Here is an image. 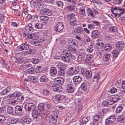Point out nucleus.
I'll return each instance as SVG.
<instances>
[{
    "label": "nucleus",
    "mask_w": 125,
    "mask_h": 125,
    "mask_svg": "<svg viewBox=\"0 0 125 125\" xmlns=\"http://www.w3.org/2000/svg\"><path fill=\"white\" fill-rule=\"evenodd\" d=\"M26 54L25 55H27L29 54H33L35 52V49H28V50H26L25 51Z\"/></svg>",
    "instance_id": "obj_36"
},
{
    "label": "nucleus",
    "mask_w": 125,
    "mask_h": 125,
    "mask_svg": "<svg viewBox=\"0 0 125 125\" xmlns=\"http://www.w3.org/2000/svg\"><path fill=\"white\" fill-rule=\"evenodd\" d=\"M43 5L42 3L38 4L37 7H38V10H40L42 9H44V7H43Z\"/></svg>",
    "instance_id": "obj_50"
},
{
    "label": "nucleus",
    "mask_w": 125,
    "mask_h": 125,
    "mask_svg": "<svg viewBox=\"0 0 125 125\" xmlns=\"http://www.w3.org/2000/svg\"><path fill=\"white\" fill-rule=\"evenodd\" d=\"M79 14L83 16L85 15V8L84 6L80 7L79 9Z\"/></svg>",
    "instance_id": "obj_21"
},
{
    "label": "nucleus",
    "mask_w": 125,
    "mask_h": 125,
    "mask_svg": "<svg viewBox=\"0 0 125 125\" xmlns=\"http://www.w3.org/2000/svg\"><path fill=\"white\" fill-rule=\"evenodd\" d=\"M84 57H85V58L84 60L85 61H89L92 59L93 56L92 55H84Z\"/></svg>",
    "instance_id": "obj_53"
},
{
    "label": "nucleus",
    "mask_w": 125,
    "mask_h": 125,
    "mask_svg": "<svg viewBox=\"0 0 125 125\" xmlns=\"http://www.w3.org/2000/svg\"><path fill=\"white\" fill-rule=\"evenodd\" d=\"M100 33L97 30L93 31L91 33V37L93 39L97 38L99 37Z\"/></svg>",
    "instance_id": "obj_17"
},
{
    "label": "nucleus",
    "mask_w": 125,
    "mask_h": 125,
    "mask_svg": "<svg viewBox=\"0 0 125 125\" xmlns=\"http://www.w3.org/2000/svg\"><path fill=\"white\" fill-rule=\"evenodd\" d=\"M112 100L114 103H115L117 102L120 99L119 96L117 94H115L112 97Z\"/></svg>",
    "instance_id": "obj_27"
},
{
    "label": "nucleus",
    "mask_w": 125,
    "mask_h": 125,
    "mask_svg": "<svg viewBox=\"0 0 125 125\" xmlns=\"http://www.w3.org/2000/svg\"><path fill=\"white\" fill-rule=\"evenodd\" d=\"M67 89L68 92L72 93L74 90V87L72 85L68 84L67 86Z\"/></svg>",
    "instance_id": "obj_22"
},
{
    "label": "nucleus",
    "mask_w": 125,
    "mask_h": 125,
    "mask_svg": "<svg viewBox=\"0 0 125 125\" xmlns=\"http://www.w3.org/2000/svg\"><path fill=\"white\" fill-rule=\"evenodd\" d=\"M37 36L36 34H29V39H32V40L35 39L37 38Z\"/></svg>",
    "instance_id": "obj_47"
},
{
    "label": "nucleus",
    "mask_w": 125,
    "mask_h": 125,
    "mask_svg": "<svg viewBox=\"0 0 125 125\" xmlns=\"http://www.w3.org/2000/svg\"><path fill=\"white\" fill-rule=\"evenodd\" d=\"M124 119L123 117L121 115H119L117 118L118 121L120 123H123L124 122Z\"/></svg>",
    "instance_id": "obj_42"
},
{
    "label": "nucleus",
    "mask_w": 125,
    "mask_h": 125,
    "mask_svg": "<svg viewBox=\"0 0 125 125\" xmlns=\"http://www.w3.org/2000/svg\"><path fill=\"white\" fill-rule=\"evenodd\" d=\"M29 47V46L27 44L24 43L18 46V50L19 51H24L21 52V55H25L26 53L25 51H26V50H28Z\"/></svg>",
    "instance_id": "obj_4"
},
{
    "label": "nucleus",
    "mask_w": 125,
    "mask_h": 125,
    "mask_svg": "<svg viewBox=\"0 0 125 125\" xmlns=\"http://www.w3.org/2000/svg\"><path fill=\"white\" fill-rule=\"evenodd\" d=\"M109 91L112 93H115L117 91V89L115 87H112L110 90Z\"/></svg>",
    "instance_id": "obj_63"
},
{
    "label": "nucleus",
    "mask_w": 125,
    "mask_h": 125,
    "mask_svg": "<svg viewBox=\"0 0 125 125\" xmlns=\"http://www.w3.org/2000/svg\"><path fill=\"white\" fill-rule=\"evenodd\" d=\"M110 57V55H104L103 60L104 61L107 62L109 59Z\"/></svg>",
    "instance_id": "obj_48"
},
{
    "label": "nucleus",
    "mask_w": 125,
    "mask_h": 125,
    "mask_svg": "<svg viewBox=\"0 0 125 125\" xmlns=\"http://www.w3.org/2000/svg\"><path fill=\"white\" fill-rule=\"evenodd\" d=\"M118 10L119 11V12H120V11L122 12H121L118 13L117 12L116 14H115V17H120L122 15H123L124 14V12L122 9H118Z\"/></svg>",
    "instance_id": "obj_37"
},
{
    "label": "nucleus",
    "mask_w": 125,
    "mask_h": 125,
    "mask_svg": "<svg viewBox=\"0 0 125 125\" xmlns=\"http://www.w3.org/2000/svg\"><path fill=\"white\" fill-rule=\"evenodd\" d=\"M23 106H21L17 105L15 107V112L17 115L21 116L23 115Z\"/></svg>",
    "instance_id": "obj_8"
},
{
    "label": "nucleus",
    "mask_w": 125,
    "mask_h": 125,
    "mask_svg": "<svg viewBox=\"0 0 125 125\" xmlns=\"http://www.w3.org/2000/svg\"><path fill=\"white\" fill-rule=\"evenodd\" d=\"M42 0H36L33 3V5L35 7H37L38 4L41 3Z\"/></svg>",
    "instance_id": "obj_44"
},
{
    "label": "nucleus",
    "mask_w": 125,
    "mask_h": 125,
    "mask_svg": "<svg viewBox=\"0 0 125 125\" xmlns=\"http://www.w3.org/2000/svg\"><path fill=\"white\" fill-rule=\"evenodd\" d=\"M44 105H45L43 103H40L38 105V108L41 110H42L44 108Z\"/></svg>",
    "instance_id": "obj_60"
},
{
    "label": "nucleus",
    "mask_w": 125,
    "mask_h": 125,
    "mask_svg": "<svg viewBox=\"0 0 125 125\" xmlns=\"http://www.w3.org/2000/svg\"><path fill=\"white\" fill-rule=\"evenodd\" d=\"M94 47L93 45H90L88 47V49L87 50V51L89 52H92L93 50Z\"/></svg>",
    "instance_id": "obj_54"
},
{
    "label": "nucleus",
    "mask_w": 125,
    "mask_h": 125,
    "mask_svg": "<svg viewBox=\"0 0 125 125\" xmlns=\"http://www.w3.org/2000/svg\"><path fill=\"white\" fill-rule=\"evenodd\" d=\"M22 120L23 123L26 124H29L31 121V119L29 118H23Z\"/></svg>",
    "instance_id": "obj_39"
},
{
    "label": "nucleus",
    "mask_w": 125,
    "mask_h": 125,
    "mask_svg": "<svg viewBox=\"0 0 125 125\" xmlns=\"http://www.w3.org/2000/svg\"><path fill=\"white\" fill-rule=\"evenodd\" d=\"M40 41L38 40L37 39L32 40L31 42V43L32 44L33 46H38L40 45Z\"/></svg>",
    "instance_id": "obj_24"
},
{
    "label": "nucleus",
    "mask_w": 125,
    "mask_h": 125,
    "mask_svg": "<svg viewBox=\"0 0 125 125\" xmlns=\"http://www.w3.org/2000/svg\"><path fill=\"white\" fill-rule=\"evenodd\" d=\"M25 29L27 31H31L33 30L32 25L31 24H29L26 26L25 27Z\"/></svg>",
    "instance_id": "obj_31"
},
{
    "label": "nucleus",
    "mask_w": 125,
    "mask_h": 125,
    "mask_svg": "<svg viewBox=\"0 0 125 125\" xmlns=\"http://www.w3.org/2000/svg\"><path fill=\"white\" fill-rule=\"evenodd\" d=\"M82 74H85L86 77L87 78H91L92 75V73L90 70H86V72H82Z\"/></svg>",
    "instance_id": "obj_18"
},
{
    "label": "nucleus",
    "mask_w": 125,
    "mask_h": 125,
    "mask_svg": "<svg viewBox=\"0 0 125 125\" xmlns=\"http://www.w3.org/2000/svg\"><path fill=\"white\" fill-rule=\"evenodd\" d=\"M66 55H54L53 56V58L55 59H62V60L66 62H68L69 60L68 57L66 56Z\"/></svg>",
    "instance_id": "obj_9"
},
{
    "label": "nucleus",
    "mask_w": 125,
    "mask_h": 125,
    "mask_svg": "<svg viewBox=\"0 0 125 125\" xmlns=\"http://www.w3.org/2000/svg\"><path fill=\"white\" fill-rule=\"evenodd\" d=\"M87 13L88 16H90L91 17H94L95 15L94 14L93 12L90 8L87 9Z\"/></svg>",
    "instance_id": "obj_35"
},
{
    "label": "nucleus",
    "mask_w": 125,
    "mask_h": 125,
    "mask_svg": "<svg viewBox=\"0 0 125 125\" xmlns=\"http://www.w3.org/2000/svg\"><path fill=\"white\" fill-rule=\"evenodd\" d=\"M40 79V81L42 82H47L48 80V78L45 75L42 76Z\"/></svg>",
    "instance_id": "obj_33"
},
{
    "label": "nucleus",
    "mask_w": 125,
    "mask_h": 125,
    "mask_svg": "<svg viewBox=\"0 0 125 125\" xmlns=\"http://www.w3.org/2000/svg\"><path fill=\"white\" fill-rule=\"evenodd\" d=\"M29 79L30 80V81L34 83H36L38 82V79L35 77L29 76Z\"/></svg>",
    "instance_id": "obj_30"
},
{
    "label": "nucleus",
    "mask_w": 125,
    "mask_h": 125,
    "mask_svg": "<svg viewBox=\"0 0 125 125\" xmlns=\"http://www.w3.org/2000/svg\"><path fill=\"white\" fill-rule=\"evenodd\" d=\"M40 19L42 21H46L48 20L49 18L48 17L46 16H40Z\"/></svg>",
    "instance_id": "obj_41"
},
{
    "label": "nucleus",
    "mask_w": 125,
    "mask_h": 125,
    "mask_svg": "<svg viewBox=\"0 0 125 125\" xmlns=\"http://www.w3.org/2000/svg\"><path fill=\"white\" fill-rule=\"evenodd\" d=\"M36 107L34 104L31 103L26 104L25 106V109L27 111L30 112L35 109Z\"/></svg>",
    "instance_id": "obj_5"
},
{
    "label": "nucleus",
    "mask_w": 125,
    "mask_h": 125,
    "mask_svg": "<svg viewBox=\"0 0 125 125\" xmlns=\"http://www.w3.org/2000/svg\"><path fill=\"white\" fill-rule=\"evenodd\" d=\"M115 120V117L113 116H111L108 117L105 120V125H110L113 123Z\"/></svg>",
    "instance_id": "obj_10"
},
{
    "label": "nucleus",
    "mask_w": 125,
    "mask_h": 125,
    "mask_svg": "<svg viewBox=\"0 0 125 125\" xmlns=\"http://www.w3.org/2000/svg\"><path fill=\"white\" fill-rule=\"evenodd\" d=\"M97 43H96V45H97L99 46L100 47V48H104V44L103 42L102 41L99 40H96Z\"/></svg>",
    "instance_id": "obj_32"
},
{
    "label": "nucleus",
    "mask_w": 125,
    "mask_h": 125,
    "mask_svg": "<svg viewBox=\"0 0 125 125\" xmlns=\"http://www.w3.org/2000/svg\"><path fill=\"white\" fill-rule=\"evenodd\" d=\"M74 33H76L78 35L81 34L83 33V30L80 27H78L74 30L73 31Z\"/></svg>",
    "instance_id": "obj_23"
},
{
    "label": "nucleus",
    "mask_w": 125,
    "mask_h": 125,
    "mask_svg": "<svg viewBox=\"0 0 125 125\" xmlns=\"http://www.w3.org/2000/svg\"><path fill=\"white\" fill-rule=\"evenodd\" d=\"M123 109V107L122 106H119L116 108L115 113L116 114H118L121 113L122 112Z\"/></svg>",
    "instance_id": "obj_26"
},
{
    "label": "nucleus",
    "mask_w": 125,
    "mask_h": 125,
    "mask_svg": "<svg viewBox=\"0 0 125 125\" xmlns=\"http://www.w3.org/2000/svg\"><path fill=\"white\" fill-rule=\"evenodd\" d=\"M35 26L36 29H41L43 27V24L42 23L38 22L35 24Z\"/></svg>",
    "instance_id": "obj_38"
},
{
    "label": "nucleus",
    "mask_w": 125,
    "mask_h": 125,
    "mask_svg": "<svg viewBox=\"0 0 125 125\" xmlns=\"http://www.w3.org/2000/svg\"><path fill=\"white\" fill-rule=\"evenodd\" d=\"M92 23L94 25V28L95 27V26H98L100 24V22L96 21H93Z\"/></svg>",
    "instance_id": "obj_56"
},
{
    "label": "nucleus",
    "mask_w": 125,
    "mask_h": 125,
    "mask_svg": "<svg viewBox=\"0 0 125 125\" xmlns=\"http://www.w3.org/2000/svg\"><path fill=\"white\" fill-rule=\"evenodd\" d=\"M9 96L10 97H14V98H16V101L19 102H21L24 99V97L22 96L21 93L19 92H15L11 94H9Z\"/></svg>",
    "instance_id": "obj_2"
},
{
    "label": "nucleus",
    "mask_w": 125,
    "mask_h": 125,
    "mask_svg": "<svg viewBox=\"0 0 125 125\" xmlns=\"http://www.w3.org/2000/svg\"><path fill=\"white\" fill-rule=\"evenodd\" d=\"M112 98L111 97H109L108 99V103L109 104L112 105V104L113 103H114L112 100Z\"/></svg>",
    "instance_id": "obj_62"
},
{
    "label": "nucleus",
    "mask_w": 125,
    "mask_h": 125,
    "mask_svg": "<svg viewBox=\"0 0 125 125\" xmlns=\"http://www.w3.org/2000/svg\"><path fill=\"white\" fill-rule=\"evenodd\" d=\"M54 115H51L49 116V120L51 123L55 124L56 122L58 116L56 112L54 111Z\"/></svg>",
    "instance_id": "obj_6"
},
{
    "label": "nucleus",
    "mask_w": 125,
    "mask_h": 125,
    "mask_svg": "<svg viewBox=\"0 0 125 125\" xmlns=\"http://www.w3.org/2000/svg\"><path fill=\"white\" fill-rule=\"evenodd\" d=\"M45 105L47 108L49 109H51L52 107L51 103L50 102H47L46 104Z\"/></svg>",
    "instance_id": "obj_51"
},
{
    "label": "nucleus",
    "mask_w": 125,
    "mask_h": 125,
    "mask_svg": "<svg viewBox=\"0 0 125 125\" xmlns=\"http://www.w3.org/2000/svg\"><path fill=\"white\" fill-rule=\"evenodd\" d=\"M0 22L2 23L5 22L4 16L2 14L0 13Z\"/></svg>",
    "instance_id": "obj_55"
},
{
    "label": "nucleus",
    "mask_w": 125,
    "mask_h": 125,
    "mask_svg": "<svg viewBox=\"0 0 125 125\" xmlns=\"http://www.w3.org/2000/svg\"><path fill=\"white\" fill-rule=\"evenodd\" d=\"M56 4L58 7H61V8L63 6V2L61 1L57 2Z\"/></svg>",
    "instance_id": "obj_64"
},
{
    "label": "nucleus",
    "mask_w": 125,
    "mask_h": 125,
    "mask_svg": "<svg viewBox=\"0 0 125 125\" xmlns=\"http://www.w3.org/2000/svg\"><path fill=\"white\" fill-rule=\"evenodd\" d=\"M57 67L59 69L65 70L67 67V65L62 63H58L57 65Z\"/></svg>",
    "instance_id": "obj_20"
},
{
    "label": "nucleus",
    "mask_w": 125,
    "mask_h": 125,
    "mask_svg": "<svg viewBox=\"0 0 125 125\" xmlns=\"http://www.w3.org/2000/svg\"><path fill=\"white\" fill-rule=\"evenodd\" d=\"M23 37H25L26 39H29V34L27 32H23Z\"/></svg>",
    "instance_id": "obj_57"
},
{
    "label": "nucleus",
    "mask_w": 125,
    "mask_h": 125,
    "mask_svg": "<svg viewBox=\"0 0 125 125\" xmlns=\"http://www.w3.org/2000/svg\"><path fill=\"white\" fill-rule=\"evenodd\" d=\"M27 71L30 73L32 74L34 72V69L32 68L27 69Z\"/></svg>",
    "instance_id": "obj_61"
},
{
    "label": "nucleus",
    "mask_w": 125,
    "mask_h": 125,
    "mask_svg": "<svg viewBox=\"0 0 125 125\" xmlns=\"http://www.w3.org/2000/svg\"><path fill=\"white\" fill-rule=\"evenodd\" d=\"M5 116L3 115H0V123L3 122L6 120Z\"/></svg>",
    "instance_id": "obj_49"
},
{
    "label": "nucleus",
    "mask_w": 125,
    "mask_h": 125,
    "mask_svg": "<svg viewBox=\"0 0 125 125\" xmlns=\"http://www.w3.org/2000/svg\"><path fill=\"white\" fill-rule=\"evenodd\" d=\"M57 70L56 68L54 67H51L50 69V73L53 75H55L57 73Z\"/></svg>",
    "instance_id": "obj_25"
},
{
    "label": "nucleus",
    "mask_w": 125,
    "mask_h": 125,
    "mask_svg": "<svg viewBox=\"0 0 125 125\" xmlns=\"http://www.w3.org/2000/svg\"><path fill=\"white\" fill-rule=\"evenodd\" d=\"M116 47L120 50H123L125 49V45L124 43L121 41H119L115 44Z\"/></svg>",
    "instance_id": "obj_11"
},
{
    "label": "nucleus",
    "mask_w": 125,
    "mask_h": 125,
    "mask_svg": "<svg viewBox=\"0 0 125 125\" xmlns=\"http://www.w3.org/2000/svg\"><path fill=\"white\" fill-rule=\"evenodd\" d=\"M77 17V15L73 13H72L68 16V19L70 21L71 25L74 26L77 24L76 21Z\"/></svg>",
    "instance_id": "obj_3"
},
{
    "label": "nucleus",
    "mask_w": 125,
    "mask_h": 125,
    "mask_svg": "<svg viewBox=\"0 0 125 125\" xmlns=\"http://www.w3.org/2000/svg\"><path fill=\"white\" fill-rule=\"evenodd\" d=\"M32 118L34 120L36 121H38L39 120L38 118L39 115L38 111L37 110L35 109L32 111Z\"/></svg>",
    "instance_id": "obj_13"
},
{
    "label": "nucleus",
    "mask_w": 125,
    "mask_h": 125,
    "mask_svg": "<svg viewBox=\"0 0 125 125\" xmlns=\"http://www.w3.org/2000/svg\"><path fill=\"white\" fill-rule=\"evenodd\" d=\"M99 73H97L96 75H95V76H94L93 78V80L95 82H96L98 80H99Z\"/></svg>",
    "instance_id": "obj_43"
},
{
    "label": "nucleus",
    "mask_w": 125,
    "mask_h": 125,
    "mask_svg": "<svg viewBox=\"0 0 125 125\" xmlns=\"http://www.w3.org/2000/svg\"><path fill=\"white\" fill-rule=\"evenodd\" d=\"M63 28V23L61 22H58L54 28L55 31L57 32H59L62 30Z\"/></svg>",
    "instance_id": "obj_12"
},
{
    "label": "nucleus",
    "mask_w": 125,
    "mask_h": 125,
    "mask_svg": "<svg viewBox=\"0 0 125 125\" xmlns=\"http://www.w3.org/2000/svg\"><path fill=\"white\" fill-rule=\"evenodd\" d=\"M73 80L74 84H77L81 82L82 78L81 77L79 76H75L73 77Z\"/></svg>",
    "instance_id": "obj_14"
},
{
    "label": "nucleus",
    "mask_w": 125,
    "mask_h": 125,
    "mask_svg": "<svg viewBox=\"0 0 125 125\" xmlns=\"http://www.w3.org/2000/svg\"><path fill=\"white\" fill-rule=\"evenodd\" d=\"M64 79L62 77H57L55 78L54 82L55 83L53 84L52 87L53 91L57 92L60 93L62 91V88L59 85L63 84Z\"/></svg>",
    "instance_id": "obj_1"
},
{
    "label": "nucleus",
    "mask_w": 125,
    "mask_h": 125,
    "mask_svg": "<svg viewBox=\"0 0 125 125\" xmlns=\"http://www.w3.org/2000/svg\"><path fill=\"white\" fill-rule=\"evenodd\" d=\"M73 68H70L67 71V73L69 75H72L73 74H74L73 73Z\"/></svg>",
    "instance_id": "obj_52"
},
{
    "label": "nucleus",
    "mask_w": 125,
    "mask_h": 125,
    "mask_svg": "<svg viewBox=\"0 0 125 125\" xmlns=\"http://www.w3.org/2000/svg\"><path fill=\"white\" fill-rule=\"evenodd\" d=\"M80 87L81 89L83 91H85L87 89V86L86 84L84 83H83L81 84Z\"/></svg>",
    "instance_id": "obj_40"
},
{
    "label": "nucleus",
    "mask_w": 125,
    "mask_h": 125,
    "mask_svg": "<svg viewBox=\"0 0 125 125\" xmlns=\"http://www.w3.org/2000/svg\"><path fill=\"white\" fill-rule=\"evenodd\" d=\"M112 45L109 43L106 44L104 47V51L105 52H109L111 50L112 48Z\"/></svg>",
    "instance_id": "obj_15"
},
{
    "label": "nucleus",
    "mask_w": 125,
    "mask_h": 125,
    "mask_svg": "<svg viewBox=\"0 0 125 125\" xmlns=\"http://www.w3.org/2000/svg\"><path fill=\"white\" fill-rule=\"evenodd\" d=\"M0 63L1 65H0V67L4 68V66L5 67L6 65V64L5 63L4 61V60H0Z\"/></svg>",
    "instance_id": "obj_59"
},
{
    "label": "nucleus",
    "mask_w": 125,
    "mask_h": 125,
    "mask_svg": "<svg viewBox=\"0 0 125 125\" xmlns=\"http://www.w3.org/2000/svg\"><path fill=\"white\" fill-rule=\"evenodd\" d=\"M75 102L77 105H79L80 106H81V100L79 99H75Z\"/></svg>",
    "instance_id": "obj_58"
},
{
    "label": "nucleus",
    "mask_w": 125,
    "mask_h": 125,
    "mask_svg": "<svg viewBox=\"0 0 125 125\" xmlns=\"http://www.w3.org/2000/svg\"><path fill=\"white\" fill-rule=\"evenodd\" d=\"M10 91V89L9 87H7L5 89L2 91L1 92L2 95H6Z\"/></svg>",
    "instance_id": "obj_34"
},
{
    "label": "nucleus",
    "mask_w": 125,
    "mask_h": 125,
    "mask_svg": "<svg viewBox=\"0 0 125 125\" xmlns=\"http://www.w3.org/2000/svg\"><path fill=\"white\" fill-rule=\"evenodd\" d=\"M65 98V96L63 95L57 94L53 96L52 100L55 103H58L61 101Z\"/></svg>",
    "instance_id": "obj_7"
},
{
    "label": "nucleus",
    "mask_w": 125,
    "mask_h": 125,
    "mask_svg": "<svg viewBox=\"0 0 125 125\" xmlns=\"http://www.w3.org/2000/svg\"><path fill=\"white\" fill-rule=\"evenodd\" d=\"M65 73V70L59 69L58 72V74L59 75L63 76L64 75Z\"/></svg>",
    "instance_id": "obj_45"
},
{
    "label": "nucleus",
    "mask_w": 125,
    "mask_h": 125,
    "mask_svg": "<svg viewBox=\"0 0 125 125\" xmlns=\"http://www.w3.org/2000/svg\"><path fill=\"white\" fill-rule=\"evenodd\" d=\"M99 119V116L98 115H96L94 116L93 122H94L95 125H97L99 124L98 121Z\"/></svg>",
    "instance_id": "obj_29"
},
{
    "label": "nucleus",
    "mask_w": 125,
    "mask_h": 125,
    "mask_svg": "<svg viewBox=\"0 0 125 125\" xmlns=\"http://www.w3.org/2000/svg\"><path fill=\"white\" fill-rule=\"evenodd\" d=\"M109 30L110 31L113 32H115L117 30V28L115 26H111L109 28Z\"/></svg>",
    "instance_id": "obj_46"
},
{
    "label": "nucleus",
    "mask_w": 125,
    "mask_h": 125,
    "mask_svg": "<svg viewBox=\"0 0 125 125\" xmlns=\"http://www.w3.org/2000/svg\"><path fill=\"white\" fill-rule=\"evenodd\" d=\"M48 114L46 110H42L40 111L39 115L42 118L45 119L47 117Z\"/></svg>",
    "instance_id": "obj_16"
},
{
    "label": "nucleus",
    "mask_w": 125,
    "mask_h": 125,
    "mask_svg": "<svg viewBox=\"0 0 125 125\" xmlns=\"http://www.w3.org/2000/svg\"><path fill=\"white\" fill-rule=\"evenodd\" d=\"M90 120L89 117H84L82 119V122L80 123V125H83L84 124H86L88 121Z\"/></svg>",
    "instance_id": "obj_19"
},
{
    "label": "nucleus",
    "mask_w": 125,
    "mask_h": 125,
    "mask_svg": "<svg viewBox=\"0 0 125 125\" xmlns=\"http://www.w3.org/2000/svg\"><path fill=\"white\" fill-rule=\"evenodd\" d=\"M7 112L8 114L12 115L13 114V108L10 106H8L7 108Z\"/></svg>",
    "instance_id": "obj_28"
}]
</instances>
